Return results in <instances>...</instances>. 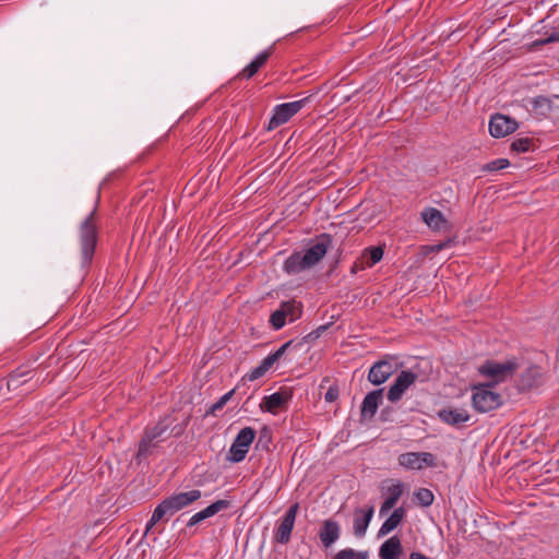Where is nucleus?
<instances>
[{
	"label": "nucleus",
	"mask_w": 559,
	"mask_h": 559,
	"mask_svg": "<svg viewBox=\"0 0 559 559\" xmlns=\"http://www.w3.org/2000/svg\"><path fill=\"white\" fill-rule=\"evenodd\" d=\"M316 242L306 249L305 253L293 252L283 264V270L289 275L299 274L317 265L332 247L333 236L322 233L316 236Z\"/></svg>",
	"instance_id": "obj_1"
},
{
	"label": "nucleus",
	"mask_w": 559,
	"mask_h": 559,
	"mask_svg": "<svg viewBox=\"0 0 559 559\" xmlns=\"http://www.w3.org/2000/svg\"><path fill=\"white\" fill-rule=\"evenodd\" d=\"M175 419L166 415L162 417L153 427H146L142 439L139 442L138 457H147L152 454V449L155 448L158 442L165 441L170 437L175 427Z\"/></svg>",
	"instance_id": "obj_2"
},
{
	"label": "nucleus",
	"mask_w": 559,
	"mask_h": 559,
	"mask_svg": "<svg viewBox=\"0 0 559 559\" xmlns=\"http://www.w3.org/2000/svg\"><path fill=\"white\" fill-rule=\"evenodd\" d=\"M98 199L99 195L97 197V201L94 209L84 218V221L80 224L79 227L83 265H87L92 262L98 240V227L96 222Z\"/></svg>",
	"instance_id": "obj_3"
},
{
	"label": "nucleus",
	"mask_w": 559,
	"mask_h": 559,
	"mask_svg": "<svg viewBox=\"0 0 559 559\" xmlns=\"http://www.w3.org/2000/svg\"><path fill=\"white\" fill-rule=\"evenodd\" d=\"M202 493L199 489H193L185 492H175L169 497L163 499L157 506L156 516H163L167 522L177 512L191 506L193 502L201 498Z\"/></svg>",
	"instance_id": "obj_4"
},
{
	"label": "nucleus",
	"mask_w": 559,
	"mask_h": 559,
	"mask_svg": "<svg viewBox=\"0 0 559 559\" xmlns=\"http://www.w3.org/2000/svg\"><path fill=\"white\" fill-rule=\"evenodd\" d=\"M492 389V383H478L472 386V405L476 412L488 413L503 404L502 395Z\"/></svg>",
	"instance_id": "obj_5"
},
{
	"label": "nucleus",
	"mask_w": 559,
	"mask_h": 559,
	"mask_svg": "<svg viewBox=\"0 0 559 559\" xmlns=\"http://www.w3.org/2000/svg\"><path fill=\"white\" fill-rule=\"evenodd\" d=\"M519 367L520 365L516 358L508 359L504 362L487 359L478 367V373L483 377L490 378L491 381L488 383H492L495 388L498 383L512 378Z\"/></svg>",
	"instance_id": "obj_6"
},
{
	"label": "nucleus",
	"mask_w": 559,
	"mask_h": 559,
	"mask_svg": "<svg viewBox=\"0 0 559 559\" xmlns=\"http://www.w3.org/2000/svg\"><path fill=\"white\" fill-rule=\"evenodd\" d=\"M257 431L252 427L242 428L234 439L231 447L226 455V461L239 463L246 459L250 445L254 441Z\"/></svg>",
	"instance_id": "obj_7"
},
{
	"label": "nucleus",
	"mask_w": 559,
	"mask_h": 559,
	"mask_svg": "<svg viewBox=\"0 0 559 559\" xmlns=\"http://www.w3.org/2000/svg\"><path fill=\"white\" fill-rule=\"evenodd\" d=\"M312 95H309L302 99L284 103L276 105L273 110V116L271 117L269 124L266 127L267 131L274 130L277 127L286 123L292 117H294L297 112H299L305 105L309 102Z\"/></svg>",
	"instance_id": "obj_8"
},
{
	"label": "nucleus",
	"mask_w": 559,
	"mask_h": 559,
	"mask_svg": "<svg viewBox=\"0 0 559 559\" xmlns=\"http://www.w3.org/2000/svg\"><path fill=\"white\" fill-rule=\"evenodd\" d=\"M299 511V503H293L285 514L277 521V525L274 532V540L278 544L286 545L289 543L292 532L295 526L297 513Z\"/></svg>",
	"instance_id": "obj_9"
},
{
	"label": "nucleus",
	"mask_w": 559,
	"mask_h": 559,
	"mask_svg": "<svg viewBox=\"0 0 559 559\" xmlns=\"http://www.w3.org/2000/svg\"><path fill=\"white\" fill-rule=\"evenodd\" d=\"M294 395L293 388L281 386L280 390L271 395L264 396L260 403L262 412L277 414L278 409L286 408Z\"/></svg>",
	"instance_id": "obj_10"
},
{
	"label": "nucleus",
	"mask_w": 559,
	"mask_h": 559,
	"mask_svg": "<svg viewBox=\"0 0 559 559\" xmlns=\"http://www.w3.org/2000/svg\"><path fill=\"white\" fill-rule=\"evenodd\" d=\"M418 379V374L411 369L402 370L389 388L386 397L391 403L399 402L403 394Z\"/></svg>",
	"instance_id": "obj_11"
},
{
	"label": "nucleus",
	"mask_w": 559,
	"mask_h": 559,
	"mask_svg": "<svg viewBox=\"0 0 559 559\" xmlns=\"http://www.w3.org/2000/svg\"><path fill=\"white\" fill-rule=\"evenodd\" d=\"M32 379V370H23L22 368H17L8 376V391L21 390V395L27 394L28 392L33 391L38 384V381H36L34 384H29Z\"/></svg>",
	"instance_id": "obj_12"
},
{
	"label": "nucleus",
	"mask_w": 559,
	"mask_h": 559,
	"mask_svg": "<svg viewBox=\"0 0 559 559\" xmlns=\"http://www.w3.org/2000/svg\"><path fill=\"white\" fill-rule=\"evenodd\" d=\"M518 128V121L507 115L495 114L489 120V133L496 139L504 138L513 133Z\"/></svg>",
	"instance_id": "obj_13"
},
{
	"label": "nucleus",
	"mask_w": 559,
	"mask_h": 559,
	"mask_svg": "<svg viewBox=\"0 0 559 559\" xmlns=\"http://www.w3.org/2000/svg\"><path fill=\"white\" fill-rule=\"evenodd\" d=\"M395 370L392 359L384 358L376 361L370 367L367 379L371 384L380 385L384 383L395 372Z\"/></svg>",
	"instance_id": "obj_14"
},
{
	"label": "nucleus",
	"mask_w": 559,
	"mask_h": 559,
	"mask_svg": "<svg viewBox=\"0 0 559 559\" xmlns=\"http://www.w3.org/2000/svg\"><path fill=\"white\" fill-rule=\"evenodd\" d=\"M384 388L370 391L366 394L360 406V423L371 420L383 400Z\"/></svg>",
	"instance_id": "obj_15"
},
{
	"label": "nucleus",
	"mask_w": 559,
	"mask_h": 559,
	"mask_svg": "<svg viewBox=\"0 0 559 559\" xmlns=\"http://www.w3.org/2000/svg\"><path fill=\"white\" fill-rule=\"evenodd\" d=\"M543 383V369L540 366L531 365L519 377L518 390L520 392L538 388Z\"/></svg>",
	"instance_id": "obj_16"
},
{
	"label": "nucleus",
	"mask_w": 559,
	"mask_h": 559,
	"mask_svg": "<svg viewBox=\"0 0 559 559\" xmlns=\"http://www.w3.org/2000/svg\"><path fill=\"white\" fill-rule=\"evenodd\" d=\"M374 513V508L369 506L366 509L356 508L354 511V523L353 531L354 535L358 538H361L366 535L368 526L372 520Z\"/></svg>",
	"instance_id": "obj_17"
},
{
	"label": "nucleus",
	"mask_w": 559,
	"mask_h": 559,
	"mask_svg": "<svg viewBox=\"0 0 559 559\" xmlns=\"http://www.w3.org/2000/svg\"><path fill=\"white\" fill-rule=\"evenodd\" d=\"M229 506H230V501L224 500V499H221V500H217V501L211 503L205 509L193 514L190 518V520L188 521L187 527H192V526L199 524L200 522H202L211 516H214L216 513H218L222 510L227 509Z\"/></svg>",
	"instance_id": "obj_18"
},
{
	"label": "nucleus",
	"mask_w": 559,
	"mask_h": 559,
	"mask_svg": "<svg viewBox=\"0 0 559 559\" xmlns=\"http://www.w3.org/2000/svg\"><path fill=\"white\" fill-rule=\"evenodd\" d=\"M438 417L442 423L457 428L471 419V415L463 408H442Z\"/></svg>",
	"instance_id": "obj_19"
},
{
	"label": "nucleus",
	"mask_w": 559,
	"mask_h": 559,
	"mask_svg": "<svg viewBox=\"0 0 559 559\" xmlns=\"http://www.w3.org/2000/svg\"><path fill=\"white\" fill-rule=\"evenodd\" d=\"M341 528L336 521L329 519L322 524L319 532V538L324 547L332 546L340 537Z\"/></svg>",
	"instance_id": "obj_20"
},
{
	"label": "nucleus",
	"mask_w": 559,
	"mask_h": 559,
	"mask_svg": "<svg viewBox=\"0 0 559 559\" xmlns=\"http://www.w3.org/2000/svg\"><path fill=\"white\" fill-rule=\"evenodd\" d=\"M273 47L260 52L247 67L238 73L237 78L249 80L267 62Z\"/></svg>",
	"instance_id": "obj_21"
},
{
	"label": "nucleus",
	"mask_w": 559,
	"mask_h": 559,
	"mask_svg": "<svg viewBox=\"0 0 559 559\" xmlns=\"http://www.w3.org/2000/svg\"><path fill=\"white\" fill-rule=\"evenodd\" d=\"M406 509L404 507H399L393 510L391 515L382 523L377 537L381 538L392 531H394L405 519Z\"/></svg>",
	"instance_id": "obj_22"
},
{
	"label": "nucleus",
	"mask_w": 559,
	"mask_h": 559,
	"mask_svg": "<svg viewBox=\"0 0 559 559\" xmlns=\"http://www.w3.org/2000/svg\"><path fill=\"white\" fill-rule=\"evenodd\" d=\"M403 554V546L399 536L388 538L379 549L380 559H399Z\"/></svg>",
	"instance_id": "obj_23"
},
{
	"label": "nucleus",
	"mask_w": 559,
	"mask_h": 559,
	"mask_svg": "<svg viewBox=\"0 0 559 559\" xmlns=\"http://www.w3.org/2000/svg\"><path fill=\"white\" fill-rule=\"evenodd\" d=\"M424 222L433 230L448 229L449 222L443 214L435 209L428 207L421 213Z\"/></svg>",
	"instance_id": "obj_24"
},
{
	"label": "nucleus",
	"mask_w": 559,
	"mask_h": 559,
	"mask_svg": "<svg viewBox=\"0 0 559 559\" xmlns=\"http://www.w3.org/2000/svg\"><path fill=\"white\" fill-rule=\"evenodd\" d=\"M277 358L274 356V354H270L266 356L258 367L253 368L249 373H247L243 379H247L249 381H254L261 377H263L275 362H277Z\"/></svg>",
	"instance_id": "obj_25"
},
{
	"label": "nucleus",
	"mask_w": 559,
	"mask_h": 559,
	"mask_svg": "<svg viewBox=\"0 0 559 559\" xmlns=\"http://www.w3.org/2000/svg\"><path fill=\"white\" fill-rule=\"evenodd\" d=\"M280 306L285 312L286 318H289L292 322L299 319L302 314V304L295 299L282 301Z\"/></svg>",
	"instance_id": "obj_26"
},
{
	"label": "nucleus",
	"mask_w": 559,
	"mask_h": 559,
	"mask_svg": "<svg viewBox=\"0 0 559 559\" xmlns=\"http://www.w3.org/2000/svg\"><path fill=\"white\" fill-rule=\"evenodd\" d=\"M383 254H384V250L381 246H372V247L366 248L362 251L361 258L366 262L367 266L371 267L382 260Z\"/></svg>",
	"instance_id": "obj_27"
},
{
	"label": "nucleus",
	"mask_w": 559,
	"mask_h": 559,
	"mask_svg": "<svg viewBox=\"0 0 559 559\" xmlns=\"http://www.w3.org/2000/svg\"><path fill=\"white\" fill-rule=\"evenodd\" d=\"M399 464L407 469H423L418 452H406L399 456Z\"/></svg>",
	"instance_id": "obj_28"
},
{
	"label": "nucleus",
	"mask_w": 559,
	"mask_h": 559,
	"mask_svg": "<svg viewBox=\"0 0 559 559\" xmlns=\"http://www.w3.org/2000/svg\"><path fill=\"white\" fill-rule=\"evenodd\" d=\"M510 148L516 153H526L534 152L537 148V145L535 144L534 139L525 136L514 139Z\"/></svg>",
	"instance_id": "obj_29"
},
{
	"label": "nucleus",
	"mask_w": 559,
	"mask_h": 559,
	"mask_svg": "<svg viewBox=\"0 0 559 559\" xmlns=\"http://www.w3.org/2000/svg\"><path fill=\"white\" fill-rule=\"evenodd\" d=\"M272 429L267 426H263L259 431V437L255 442V450L269 452L270 445L272 443Z\"/></svg>",
	"instance_id": "obj_30"
},
{
	"label": "nucleus",
	"mask_w": 559,
	"mask_h": 559,
	"mask_svg": "<svg viewBox=\"0 0 559 559\" xmlns=\"http://www.w3.org/2000/svg\"><path fill=\"white\" fill-rule=\"evenodd\" d=\"M405 485L401 480H397L395 484L391 485L386 489L385 501H389L394 507L396 506L399 499L404 493Z\"/></svg>",
	"instance_id": "obj_31"
},
{
	"label": "nucleus",
	"mask_w": 559,
	"mask_h": 559,
	"mask_svg": "<svg viewBox=\"0 0 559 559\" xmlns=\"http://www.w3.org/2000/svg\"><path fill=\"white\" fill-rule=\"evenodd\" d=\"M533 109L540 115H548L551 111V100L546 96H537L531 102Z\"/></svg>",
	"instance_id": "obj_32"
},
{
	"label": "nucleus",
	"mask_w": 559,
	"mask_h": 559,
	"mask_svg": "<svg viewBox=\"0 0 559 559\" xmlns=\"http://www.w3.org/2000/svg\"><path fill=\"white\" fill-rule=\"evenodd\" d=\"M236 392V389H233L230 391H228L227 393H225L223 396H221L218 399L217 402H215L213 405H211L205 414H204V417H207V416H216V413L221 409H223V407L228 403V401H230V399L234 396Z\"/></svg>",
	"instance_id": "obj_33"
},
{
	"label": "nucleus",
	"mask_w": 559,
	"mask_h": 559,
	"mask_svg": "<svg viewBox=\"0 0 559 559\" xmlns=\"http://www.w3.org/2000/svg\"><path fill=\"white\" fill-rule=\"evenodd\" d=\"M414 499L420 507L428 508L432 506L435 496L430 489L419 488L414 492Z\"/></svg>",
	"instance_id": "obj_34"
},
{
	"label": "nucleus",
	"mask_w": 559,
	"mask_h": 559,
	"mask_svg": "<svg viewBox=\"0 0 559 559\" xmlns=\"http://www.w3.org/2000/svg\"><path fill=\"white\" fill-rule=\"evenodd\" d=\"M368 551H356L352 548L340 550L333 559H368Z\"/></svg>",
	"instance_id": "obj_35"
},
{
	"label": "nucleus",
	"mask_w": 559,
	"mask_h": 559,
	"mask_svg": "<svg viewBox=\"0 0 559 559\" xmlns=\"http://www.w3.org/2000/svg\"><path fill=\"white\" fill-rule=\"evenodd\" d=\"M510 166L508 158H497L481 166L484 173H495Z\"/></svg>",
	"instance_id": "obj_36"
},
{
	"label": "nucleus",
	"mask_w": 559,
	"mask_h": 559,
	"mask_svg": "<svg viewBox=\"0 0 559 559\" xmlns=\"http://www.w3.org/2000/svg\"><path fill=\"white\" fill-rule=\"evenodd\" d=\"M269 321H270L271 326L275 331L281 330L285 325L286 316L281 307L271 313Z\"/></svg>",
	"instance_id": "obj_37"
},
{
	"label": "nucleus",
	"mask_w": 559,
	"mask_h": 559,
	"mask_svg": "<svg viewBox=\"0 0 559 559\" xmlns=\"http://www.w3.org/2000/svg\"><path fill=\"white\" fill-rule=\"evenodd\" d=\"M559 41V31H554L545 38L536 39L532 43L533 48H538L550 43Z\"/></svg>",
	"instance_id": "obj_38"
},
{
	"label": "nucleus",
	"mask_w": 559,
	"mask_h": 559,
	"mask_svg": "<svg viewBox=\"0 0 559 559\" xmlns=\"http://www.w3.org/2000/svg\"><path fill=\"white\" fill-rule=\"evenodd\" d=\"M418 453L420 456V462L423 463V467L424 466H427V467H437L438 466L437 457L435 454H432L430 452H418Z\"/></svg>",
	"instance_id": "obj_39"
},
{
	"label": "nucleus",
	"mask_w": 559,
	"mask_h": 559,
	"mask_svg": "<svg viewBox=\"0 0 559 559\" xmlns=\"http://www.w3.org/2000/svg\"><path fill=\"white\" fill-rule=\"evenodd\" d=\"M340 396V389L337 384L331 385L324 395V401L328 403L335 402Z\"/></svg>",
	"instance_id": "obj_40"
},
{
	"label": "nucleus",
	"mask_w": 559,
	"mask_h": 559,
	"mask_svg": "<svg viewBox=\"0 0 559 559\" xmlns=\"http://www.w3.org/2000/svg\"><path fill=\"white\" fill-rule=\"evenodd\" d=\"M295 341L294 340H289L287 341L286 343H284L280 348H277L273 354L274 356L277 358V360H280L284 354L292 347L295 348Z\"/></svg>",
	"instance_id": "obj_41"
},
{
	"label": "nucleus",
	"mask_w": 559,
	"mask_h": 559,
	"mask_svg": "<svg viewBox=\"0 0 559 559\" xmlns=\"http://www.w3.org/2000/svg\"><path fill=\"white\" fill-rule=\"evenodd\" d=\"M156 513H157V509L155 508L153 513H152V516L151 519L148 520V522L146 523V526H145V535L154 527V525H156L158 522L160 521H165V519L160 515V516H156Z\"/></svg>",
	"instance_id": "obj_42"
},
{
	"label": "nucleus",
	"mask_w": 559,
	"mask_h": 559,
	"mask_svg": "<svg viewBox=\"0 0 559 559\" xmlns=\"http://www.w3.org/2000/svg\"><path fill=\"white\" fill-rule=\"evenodd\" d=\"M318 338H319V335L313 330L310 333H308L307 335H305L300 341H298L295 344V348H300L304 344L314 342Z\"/></svg>",
	"instance_id": "obj_43"
},
{
	"label": "nucleus",
	"mask_w": 559,
	"mask_h": 559,
	"mask_svg": "<svg viewBox=\"0 0 559 559\" xmlns=\"http://www.w3.org/2000/svg\"><path fill=\"white\" fill-rule=\"evenodd\" d=\"M366 267H368V266H367L366 262L364 261V259L360 257L352 265L350 273L352 274H357L359 271H362Z\"/></svg>",
	"instance_id": "obj_44"
},
{
	"label": "nucleus",
	"mask_w": 559,
	"mask_h": 559,
	"mask_svg": "<svg viewBox=\"0 0 559 559\" xmlns=\"http://www.w3.org/2000/svg\"><path fill=\"white\" fill-rule=\"evenodd\" d=\"M394 412V408L392 406H385L381 409V413H380V420L381 421H390L391 420V416Z\"/></svg>",
	"instance_id": "obj_45"
},
{
	"label": "nucleus",
	"mask_w": 559,
	"mask_h": 559,
	"mask_svg": "<svg viewBox=\"0 0 559 559\" xmlns=\"http://www.w3.org/2000/svg\"><path fill=\"white\" fill-rule=\"evenodd\" d=\"M394 508L393 504H391L389 501H383L381 507H380V515L383 516L384 514H386L390 510H392Z\"/></svg>",
	"instance_id": "obj_46"
},
{
	"label": "nucleus",
	"mask_w": 559,
	"mask_h": 559,
	"mask_svg": "<svg viewBox=\"0 0 559 559\" xmlns=\"http://www.w3.org/2000/svg\"><path fill=\"white\" fill-rule=\"evenodd\" d=\"M333 324V322H329L326 324H322L320 326H318L314 332H317V334L319 335V337L322 335V333H324L331 325Z\"/></svg>",
	"instance_id": "obj_47"
},
{
	"label": "nucleus",
	"mask_w": 559,
	"mask_h": 559,
	"mask_svg": "<svg viewBox=\"0 0 559 559\" xmlns=\"http://www.w3.org/2000/svg\"><path fill=\"white\" fill-rule=\"evenodd\" d=\"M409 559H430V558H428L427 556H425L424 554H421L419 551H413L409 555Z\"/></svg>",
	"instance_id": "obj_48"
},
{
	"label": "nucleus",
	"mask_w": 559,
	"mask_h": 559,
	"mask_svg": "<svg viewBox=\"0 0 559 559\" xmlns=\"http://www.w3.org/2000/svg\"><path fill=\"white\" fill-rule=\"evenodd\" d=\"M371 218H372V214H367V213H365V212H361V213L359 214V217L357 218V221H359V219H360V221H362L364 223H367V222H369Z\"/></svg>",
	"instance_id": "obj_49"
},
{
	"label": "nucleus",
	"mask_w": 559,
	"mask_h": 559,
	"mask_svg": "<svg viewBox=\"0 0 559 559\" xmlns=\"http://www.w3.org/2000/svg\"><path fill=\"white\" fill-rule=\"evenodd\" d=\"M342 253H343V249L342 247H340L336 251V257H335V261H334V267L338 264V262L341 261V257H342Z\"/></svg>",
	"instance_id": "obj_50"
},
{
	"label": "nucleus",
	"mask_w": 559,
	"mask_h": 559,
	"mask_svg": "<svg viewBox=\"0 0 559 559\" xmlns=\"http://www.w3.org/2000/svg\"><path fill=\"white\" fill-rule=\"evenodd\" d=\"M444 247H445V243H438V245H436V246H432V247H431V250H432V251L438 252V251H440L441 249H443Z\"/></svg>",
	"instance_id": "obj_51"
},
{
	"label": "nucleus",
	"mask_w": 559,
	"mask_h": 559,
	"mask_svg": "<svg viewBox=\"0 0 559 559\" xmlns=\"http://www.w3.org/2000/svg\"><path fill=\"white\" fill-rule=\"evenodd\" d=\"M180 433H181V430L177 431V432L175 433V436H176V437H178V436H180Z\"/></svg>",
	"instance_id": "obj_52"
},
{
	"label": "nucleus",
	"mask_w": 559,
	"mask_h": 559,
	"mask_svg": "<svg viewBox=\"0 0 559 559\" xmlns=\"http://www.w3.org/2000/svg\"><path fill=\"white\" fill-rule=\"evenodd\" d=\"M179 520H180V516H179V518H177V519L175 520L174 524H176L177 522H179Z\"/></svg>",
	"instance_id": "obj_53"
}]
</instances>
